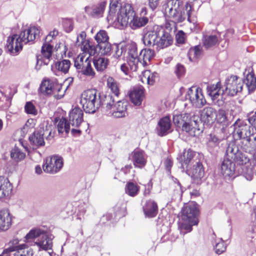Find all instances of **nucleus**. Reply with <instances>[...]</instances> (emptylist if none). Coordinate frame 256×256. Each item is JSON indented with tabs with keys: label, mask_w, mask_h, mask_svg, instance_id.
Instances as JSON below:
<instances>
[{
	"label": "nucleus",
	"mask_w": 256,
	"mask_h": 256,
	"mask_svg": "<svg viewBox=\"0 0 256 256\" xmlns=\"http://www.w3.org/2000/svg\"><path fill=\"white\" fill-rule=\"evenodd\" d=\"M242 78L236 76H231L226 80L224 88L222 89L221 84L218 82L216 84L208 86L207 93L213 102L216 101L218 106H222L224 104L222 95L234 96L242 92Z\"/></svg>",
	"instance_id": "f257e3e1"
},
{
	"label": "nucleus",
	"mask_w": 256,
	"mask_h": 256,
	"mask_svg": "<svg viewBox=\"0 0 256 256\" xmlns=\"http://www.w3.org/2000/svg\"><path fill=\"white\" fill-rule=\"evenodd\" d=\"M148 27L144 30L142 41L144 44L148 47L156 46L158 50L163 49L171 44L173 38L170 33L158 26H153L151 30Z\"/></svg>",
	"instance_id": "f03ea898"
},
{
	"label": "nucleus",
	"mask_w": 256,
	"mask_h": 256,
	"mask_svg": "<svg viewBox=\"0 0 256 256\" xmlns=\"http://www.w3.org/2000/svg\"><path fill=\"white\" fill-rule=\"evenodd\" d=\"M40 32V30L34 26L22 31L19 35L13 34L8 38V50L12 54H17L22 50L24 44L34 40L39 36Z\"/></svg>",
	"instance_id": "7ed1b4c3"
},
{
	"label": "nucleus",
	"mask_w": 256,
	"mask_h": 256,
	"mask_svg": "<svg viewBox=\"0 0 256 256\" xmlns=\"http://www.w3.org/2000/svg\"><path fill=\"white\" fill-rule=\"evenodd\" d=\"M183 2L182 0H168L165 7V12L169 18L174 23L182 22L186 18L191 22L192 8L190 4L186 3L185 9L182 10Z\"/></svg>",
	"instance_id": "20e7f679"
},
{
	"label": "nucleus",
	"mask_w": 256,
	"mask_h": 256,
	"mask_svg": "<svg viewBox=\"0 0 256 256\" xmlns=\"http://www.w3.org/2000/svg\"><path fill=\"white\" fill-rule=\"evenodd\" d=\"M199 211L196 204L190 203L184 206L182 210V222L180 224V233L185 234L190 232L192 226L198 224Z\"/></svg>",
	"instance_id": "39448f33"
},
{
	"label": "nucleus",
	"mask_w": 256,
	"mask_h": 256,
	"mask_svg": "<svg viewBox=\"0 0 256 256\" xmlns=\"http://www.w3.org/2000/svg\"><path fill=\"white\" fill-rule=\"evenodd\" d=\"M234 136L240 140L241 146L245 151L254 148L256 143L251 142L250 136L253 135V128L244 122L238 120L233 124Z\"/></svg>",
	"instance_id": "423d86ee"
},
{
	"label": "nucleus",
	"mask_w": 256,
	"mask_h": 256,
	"mask_svg": "<svg viewBox=\"0 0 256 256\" xmlns=\"http://www.w3.org/2000/svg\"><path fill=\"white\" fill-rule=\"evenodd\" d=\"M80 103L86 112L94 114L99 108L101 104H104V101H102L100 93L96 90L92 89L82 93Z\"/></svg>",
	"instance_id": "0eeeda50"
},
{
	"label": "nucleus",
	"mask_w": 256,
	"mask_h": 256,
	"mask_svg": "<svg viewBox=\"0 0 256 256\" xmlns=\"http://www.w3.org/2000/svg\"><path fill=\"white\" fill-rule=\"evenodd\" d=\"M114 99L110 94L105 96L104 105L106 106L108 114L116 118L124 117L127 114L126 102L118 101L114 104Z\"/></svg>",
	"instance_id": "6e6552de"
},
{
	"label": "nucleus",
	"mask_w": 256,
	"mask_h": 256,
	"mask_svg": "<svg viewBox=\"0 0 256 256\" xmlns=\"http://www.w3.org/2000/svg\"><path fill=\"white\" fill-rule=\"evenodd\" d=\"M38 238L34 243L39 247L40 250H46L52 248V239L44 232V230L38 228L33 229L30 230L25 236L27 242Z\"/></svg>",
	"instance_id": "1a4fd4ad"
},
{
	"label": "nucleus",
	"mask_w": 256,
	"mask_h": 256,
	"mask_svg": "<svg viewBox=\"0 0 256 256\" xmlns=\"http://www.w3.org/2000/svg\"><path fill=\"white\" fill-rule=\"evenodd\" d=\"M185 98L189 100L192 106L196 108H201L206 103L202 90L196 86H192L188 88Z\"/></svg>",
	"instance_id": "9d476101"
},
{
	"label": "nucleus",
	"mask_w": 256,
	"mask_h": 256,
	"mask_svg": "<svg viewBox=\"0 0 256 256\" xmlns=\"http://www.w3.org/2000/svg\"><path fill=\"white\" fill-rule=\"evenodd\" d=\"M51 134L50 130L47 128L44 130V128L36 130L29 136L30 144L33 148L44 146L45 144L44 138L45 137L46 140H50L53 137L51 136Z\"/></svg>",
	"instance_id": "9b49d317"
},
{
	"label": "nucleus",
	"mask_w": 256,
	"mask_h": 256,
	"mask_svg": "<svg viewBox=\"0 0 256 256\" xmlns=\"http://www.w3.org/2000/svg\"><path fill=\"white\" fill-rule=\"evenodd\" d=\"M134 14L135 12L132 6L126 4L119 9L116 19L121 26H126L128 24H130V21Z\"/></svg>",
	"instance_id": "f8f14e48"
},
{
	"label": "nucleus",
	"mask_w": 256,
	"mask_h": 256,
	"mask_svg": "<svg viewBox=\"0 0 256 256\" xmlns=\"http://www.w3.org/2000/svg\"><path fill=\"white\" fill-rule=\"evenodd\" d=\"M106 5V0H100L97 4L86 6L84 8V11L88 16L98 19L103 16Z\"/></svg>",
	"instance_id": "ddd939ff"
},
{
	"label": "nucleus",
	"mask_w": 256,
	"mask_h": 256,
	"mask_svg": "<svg viewBox=\"0 0 256 256\" xmlns=\"http://www.w3.org/2000/svg\"><path fill=\"white\" fill-rule=\"evenodd\" d=\"M64 160L62 156L54 155L48 158L43 165L44 170L48 173L56 174L62 168Z\"/></svg>",
	"instance_id": "4468645a"
},
{
	"label": "nucleus",
	"mask_w": 256,
	"mask_h": 256,
	"mask_svg": "<svg viewBox=\"0 0 256 256\" xmlns=\"http://www.w3.org/2000/svg\"><path fill=\"white\" fill-rule=\"evenodd\" d=\"M200 118L198 116L192 114L190 116V120H186L182 126V130L189 133L191 136H195L196 134L202 132L200 128Z\"/></svg>",
	"instance_id": "2eb2a0df"
},
{
	"label": "nucleus",
	"mask_w": 256,
	"mask_h": 256,
	"mask_svg": "<svg viewBox=\"0 0 256 256\" xmlns=\"http://www.w3.org/2000/svg\"><path fill=\"white\" fill-rule=\"evenodd\" d=\"M200 122H202L204 124L208 126L213 124L217 118V110L214 108L210 106L204 107L200 111Z\"/></svg>",
	"instance_id": "dca6fc26"
},
{
	"label": "nucleus",
	"mask_w": 256,
	"mask_h": 256,
	"mask_svg": "<svg viewBox=\"0 0 256 256\" xmlns=\"http://www.w3.org/2000/svg\"><path fill=\"white\" fill-rule=\"evenodd\" d=\"M128 59L129 62V64L134 66L136 68L138 64L141 62L140 53L138 52L137 46L136 43H132L128 44L126 46Z\"/></svg>",
	"instance_id": "f3484780"
},
{
	"label": "nucleus",
	"mask_w": 256,
	"mask_h": 256,
	"mask_svg": "<svg viewBox=\"0 0 256 256\" xmlns=\"http://www.w3.org/2000/svg\"><path fill=\"white\" fill-rule=\"evenodd\" d=\"M83 111L80 108L76 107L69 113V122L70 125L78 128L83 122Z\"/></svg>",
	"instance_id": "a211bd4d"
},
{
	"label": "nucleus",
	"mask_w": 256,
	"mask_h": 256,
	"mask_svg": "<svg viewBox=\"0 0 256 256\" xmlns=\"http://www.w3.org/2000/svg\"><path fill=\"white\" fill-rule=\"evenodd\" d=\"M235 172V164L229 158H224L221 164V173L226 178L234 176Z\"/></svg>",
	"instance_id": "6ab92c4d"
},
{
	"label": "nucleus",
	"mask_w": 256,
	"mask_h": 256,
	"mask_svg": "<svg viewBox=\"0 0 256 256\" xmlns=\"http://www.w3.org/2000/svg\"><path fill=\"white\" fill-rule=\"evenodd\" d=\"M171 128V120L170 116H167L161 118L156 128L157 133L158 136H162L166 135Z\"/></svg>",
	"instance_id": "aec40b11"
},
{
	"label": "nucleus",
	"mask_w": 256,
	"mask_h": 256,
	"mask_svg": "<svg viewBox=\"0 0 256 256\" xmlns=\"http://www.w3.org/2000/svg\"><path fill=\"white\" fill-rule=\"evenodd\" d=\"M132 160L136 168H142L146 163V157L144 151L136 150L132 154Z\"/></svg>",
	"instance_id": "412c9836"
},
{
	"label": "nucleus",
	"mask_w": 256,
	"mask_h": 256,
	"mask_svg": "<svg viewBox=\"0 0 256 256\" xmlns=\"http://www.w3.org/2000/svg\"><path fill=\"white\" fill-rule=\"evenodd\" d=\"M53 46L51 44H44L42 48L41 52L42 60L38 57L37 64L40 62V64L44 63V65H48L52 56L53 50Z\"/></svg>",
	"instance_id": "4be33fe9"
},
{
	"label": "nucleus",
	"mask_w": 256,
	"mask_h": 256,
	"mask_svg": "<svg viewBox=\"0 0 256 256\" xmlns=\"http://www.w3.org/2000/svg\"><path fill=\"white\" fill-rule=\"evenodd\" d=\"M224 144H222V142L221 140L212 133L208 135L206 146L208 150L210 153L218 152L220 148V146H222Z\"/></svg>",
	"instance_id": "5701e85b"
},
{
	"label": "nucleus",
	"mask_w": 256,
	"mask_h": 256,
	"mask_svg": "<svg viewBox=\"0 0 256 256\" xmlns=\"http://www.w3.org/2000/svg\"><path fill=\"white\" fill-rule=\"evenodd\" d=\"M12 216L8 210L0 211V230H6L12 224Z\"/></svg>",
	"instance_id": "b1692460"
},
{
	"label": "nucleus",
	"mask_w": 256,
	"mask_h": 256,
	"mask_svg": "<svg viewBox=\"0 0 256 256\" xmlns=\"http://www.w3.org/2000/svg\"><path fill=\"white\" fill-rule=\"evenodd\" d=\"M12 190V186L8 179L0 176V198L8 196Z\"/></svg>",
	"instance_id": "393cba45"
},
{
	"label": "nucleus",
	"mask_w": 256,
	"mask_h": 256,
	"mask_svg": "<svg viewBox=\"0 0 256 256\" xmlns=\"http://www.w3.org/2000/svg\"><path fill=\"white\" fill-rule=\"evenodd\" d=\"M144 211L146 216L148 218L156 216L158 211L157 204L151 200H148L144 207Z\"/></svg>",
	"instance_id": "a878e982"
},
{
	"label": "nucleus",
	"mask_w": 256,
	"mask_h": 256,
	"mask_svg": "<svg viewBox=\"0 0 256 256\" xmlns=\"http://www.w3.org/2000/svg\"><path fill=\"white\" fill-rule=\"evenodd\" d=\"M149 19L144 16H138L134 14L130 21V26L132 30H136L146 26L148 22Z\"/></svg>",
	"instance_id": "bb28decb"
},
{
	"label": "nucleus",
	"mask_w": 256,
	"mask_h": 256,
	"mask_svg": "<svg viewBox=\"0 0 256 256\" xmlns=\"http://www.w3.org/2000/svg\"><path fill=\"white\" fill-rule=\"evenodd\" d=\"M54 84L50 80H44L38 88V92L44 95H50L54 91Z\"/></svg>",
	"instance_id": "cd10ccee"
},
{
	"label": "nucleus",
	"mask_w": 256,
	"mask_h": 256,
	"mask_svg": "<svg viewBox=\"0 0 256 256\" xmlns=\"http://www.w3.org/2000/svg\"><path fill=\"white\" fill-rule=\"evenodd\" d=\"M191 177L198 183L204 176V170L202 164L200 162H197L196 165L194 166V168L190 170Z\"/></svg>",
	"instance_id": "c85d7f7f"
},
{
	"label": "nucleus",
	"mask_w": 256,
	"mask_h": 256,
	"mask_svg": "<svg viewBox=\"0 0 256 256\" xmlns=\"http://www.w3.org/2000/svg\"><path fill=\"white\" fill-rule=\"evenodd\" d=\"M194 155V152L190 149H188V150H184L183 154L179 156L178 159L181 162L183 169L188 168V164L193 158Z\"/></svg>",
	"instance_id": "c756f323"
},
{
	"label": "nucleus",
	"mask_w": 256,
	"mask_h": 256,
	"mask_svg": "<svg viewBox=\"0 0 256 256\" xmlns=\"http://www.w3.org/2000/svg\"><path fill=\"white\" fill-rule=\"evenodd\" d=\"M243 84H245L249 92H254L256 88V78L252 72H248L246 78L242 80Z\"/></svg>",
	"instance_id": "7c9ffc66"
},
{
	"label": "nucleus",
	"mask_w": 256,
	"mask_h": 256,
	"mask_svg": "<svg viewBox=\"0 0 256 256\" xmlns=\"http://www.w3.org/2000/svg\"><path fill=\"white\" fill-rule=\"evenodd\" d=\"M92 62L89 57L85 58L83 55H79L74 60V66L81 72L88 64Z\"/></svg>",
	"instance_id": "2f4dec72"
},
{
	"label": "nucleus",
	"mask_w": 256,
	"mask_h": 256,
	"mask_svg": "<svg viewBox=\"0 0 256 256\" xmlns=\"http://www.w3.org/2000/svg\"><path fill=\"white\" fill-rule=\"evenodd\" d=\"M190 116L191 114H179L178 112H174L173 114V122L175 125L180 126L186 120H190Z\"/></svg>",
	"instance_id": "473e14b6"
},
{
	"label": "nucleus",
	"mask_w": 256,
	"mask_h": 256,
	"mask_svg": "<svg viewBox=\"0 0 256 256\" xmlns=\"http://www.w3.org/2000/svg\"><path fill=\"white\" fill-rule=\"evenodd\" d=\"M144 92L140 88L134 89L130 94V98L132 102L136 106H140L141 104Z\"/></svg>",
	"instance_id": "72a5a7b5"
},
{
	"label": "nucleus",
	"mask_w": 256,
	"mask_h": 256,
	"mask_svg": "<svg viewBox=\"0 0 256 256\" xmlns=\"http://www.w3.org/2000/svg\"><path fill=\"white\" fill-rule=\"evenodd\" d=\"M18 242L17 238L10 240L8 244V247L4 250L3 254H9L8 256H12V254L16 252L17 249L26 246V244L18 245Z\"/></svg>",
	"instance_id": "f704fd0d"
},
{
	"label": "nucleus",
	"mask_w": 256,
	"mask_h": 256,
	"mask_svg": "<svg viewBox=\"0 0 256 256\" xmlns=\"http://www.w3.org/2000/svg\"><path fill=\"white\" fill-rule=\"evenodd\" d=\"M108 58L100 57L93 60V64L97 71L102 72L104 70L108 64Z\"/></svg>",
	"instance_id": "c9c22d12"
},
{
	"label": "nucleus",
	"mask_w": 256,
	"mask_h": 256,
	"mask_svg": "<svg viewBox=\"0 0 256 256\" xmlns=\"http://www.w3.org/2000/svg\"><path fill=\"white\" fill-rule=\"evenodd\" d=\"M81 49L84 52L88 53L90 56H94L96 54H98V45L95 46L92 44L89 41H85L80 46Z\"/></svg>",
	"instance_id": "e433bc0d"
},
{
	"label": "nucleus",
	"mask_w": 256,
	"mask_h": 256,
	"mask_svg": "<svg viewBox=\"0 0 256 256\" xmlns=\"http://www.w3.org/2000/svg\"><path fill=\"white\" fill-rule=\"evenodd\" d=\"M238 151V148L234 144H228L226 152L228 158L238 159L240 157V152Z\"/></svg>",
	"instance_id": "4c0bfd02"
},
{
	"label": "nucleus",
	"mask_w": 256,
	"mask_h": 256,
	"mask_svg": "<svg viewBox=\"0 0 256 256\" xmlns=\"http://www.w3.org/2000/svg\"><path fill=\"white\" fill-rule=\"evenodd\" d=\"M57 128L59 133H63L65 132L66 134L68 133L70 130V122H68V120L66 118H62L59 120H57Z\"/></svg>",
	"instance_id": "58836bf2"
},
{
	"label": "nucleus",
	"mask_w": 256,
	"mask_h": 256,
	"mask_svg": "<svg viewBox=\"0 0 256 256\" xmlns=\"http://www.w3.org/2000/svg\"><path fill=\"white\" fill-rule=\"evenodd\" d=\"M154 50L150 48H144L140 52V60L142 59L143 62L146 64L148 62H150L154 56Z\"/></svg>",
	"instance_id": "ea45409f"
},
{
	"label": "nucleus",
	"mask_w": 256,
	"mask_h": 256,
	"mask_svg": "<svg viewBox=\"0 0 256 256\" xmlns=\"http://www.w3.org/2000/svg\"><path fill=\"white\" fill-rule=\"evenodd\" d=\"M139 190L140 187L132 182H128L125 188L126 193L132 197L136 196Z\"/></svg>",
	"instance_id": "a19ab883"
},
{
	"label": "nucleus",
	"mask_w": 256,
	"mask_h": 256,
	"mask_svg": "<svg viewBox=\"0 0 256 256\" xmlns=\"http://www.w3.org/2000/svg\"><path fill=\"white\" fill-rule=\"evenodd\" d=\"M70 62L68 60H62L57 62L55 64L56 68L64 74L68 72L70 66Z\"/></svg>",
	"instance_id": "79ce46f5"
},
{
	"label": "nucleus",
	"mask_w": 256,
	"mask_h": 256,
	"mask_svg": "<svg viewBox=\"0 0 256 256\" xmlns=\"http://www.w3.org/2000/svg\"><path fill=\"white\" fill-rule=\"evenodd\" d=\"M10 157L16 162H18L23 160L26 157V154L18 147L15 146L10 152Z\"/></svg>",
	"instance_id": "37998d69"
},
{
	"label": "nucleus",
	"mask_w": 256,
	"mask_h": 256,
	"mask_svg": "<svg viewBox=\"0 0 256 256\" xmlns=\"http://www.w3.org/2000/svg\"><path fill=\"white\" fill-rule=\"evenodd\" d=\"M107 86L114 96H118L120 94L118 84L113 78L110 76L108 78Z\"/></svg>",
	"instance_id": "c03bdc74"
},
{
	"label": "nucleus",
	"mask_w": 256,
	"mask_h": 256,
	"mask_svg": "<svg viewBox=\"0 0 256 256\" xmlns=\"http://www.w3.org/2000/svg\"><path fill=\"white\" fill-rule=\"evenodd\" d=\"M98 54L108 55L112 50L111 44L108 42H106L98 44Z\"/></svg>",
	"instance_id": "a18cd8bd"
},
{
	"label": "nucleus",
	"mask_w": 256,
	"mask_h": 256,
	"mask_svg": "<svg viewBox=\"0 0 256 256\" xmlns=\"http://www.w3.org/2000/svg\"><path fill=\"white\" fill-rule=\"evenodd\" d=\"M202 48L200 46H196L190 48L188 52V56L190 61H194L195 58H199L201 54Z\"/></svg>",
	"instance_id": "49530a36"
},
{
	"label": "nucleus",
	"mask_w": 256,
	"mask_h": 256,
	"mask_svg": "<svg viewBox=\"0 0 256 256\" xmlns=\"http://www.w3.org/2000/svg\"><path fill=\"white\" fill-rule=\"evenodd\" d=\"M212 134L221 140L222 142V144H225V145L228 144L226 140L228 138V133L225 127L222 126L220 129L217 130L215 132Z\"/></svg>",
	"instance_id": "de8ad7c7"
},
{
	"label": "nucleus",
	"mask_w": 256,
	"mask_h": 256,
	"mask_svg": "<svg viewBox=\"0 0 256 256\" xmlns=\"http://www.w3.org/2000/svg\"><path fill=\"white\" fill-rule=\"evenodd\" d=\"M32 250L25 246H22L20 248L17 249V250L12 254V256H32Z\"/></svg>",
	"instance_id": "09e8293b"
},
{
	"label": "nucleus",
	"mask_w": 256,
	"mask_h": 256,
	"mask_svg": "<svg viewBox=\"0 0 256 256\" xmlns=\"http://www.w3.org/2000/svg\"><path fill=\"white\" fill-rule=\"evenodd\" d=\"M218 38L216 36H208L204 38V45L206 48L214 46L218 42Z\"/></svg>",
	"instance_id": "8fccbe9b"
},
{
	"label": "nucleus",
	"mask_w": 256,
	"mask_h": 256,
	"mask_svg": "<svg viewBox=\"0 0 256 256\" xmlns=\"http://www.w3.org/2000/svg\"><path fill=\"white\" fill-rule=\"evenodd\" d=\"M10 105V98L4 94L0 90V106L4 109H6Z\"/></svg>",
	"instance_id": "3c124183"
},
{
	"label": "nucleus",
	"mask_w": 256,
	"mask_h": 256,
	"mask_svg": "<svg viewBox=\"0 0 256 256\" xmlns=\"http://www.w3.org/2000/svg\"><path fill=\"white\" fill-rule=\"evenodd\" d=\"M98 44L106 42H108V36L107 32L104 30H100L94 36Z\"/></svg>",
	"instance_id": "603ef678"
},
{
	"label": "nucleus",
	"mask_w": 256,
	"mask_h": 256,
	"mask_svg": "<svg viewBox=\"0 0 256 256\" xmlns=\"http://www.w3.org/2000/svg\"><path fill=\"white\" fill-rule=\"evenodd\" d=\"M144 76L147 80L148 84L152 85L158 77V74L156 72L150 73V71L148 70L144 72Z\"/></svg>",
	"instance_id": "864d4df0"
},
{
	"label": "nucleus",
	"mask_w": 256,
	"mask_h": 256,
	"mask_svg": "<svg viewBox=\"0 0 256 256\" xmlns=\"http://www.w3.org/2000/svg\"><path fill=\"white\" fill-rule=\"evenodd\" d=\"M24 110L28 114L36 116L38 114L36 106L32 102H28L24 106Z\"/></svg>",
	"instance_id": "5fc2aeb1"
},
{
	"label": "nucleus",
	"mask_w": 256,
	"mask_h": 256,
	"mask_svg": "<svg viewBox=\"0 0 256 256\" xmlns=\"http://www.w3.org/2000/svg\"><path fill=\"white\" fill-rule=\"evenodd\" d=\"M84 75L92 78L94 77L96 73L93 70L91 62L80 72Z\"/></svg>",
	"instance_id": "6e6d98bb"
},
{
	"label": "nucleus",
	"mask_w": 256,
	"mask_h": 256,
	"mask_svg": "<svg viewBox=\"0 0 256 256\" xmlns=\"http://www.w3.org/2000/svg\"><path fill=\"white\" fill-rule=\"evenodd\" d=\"M216 122L220 124H222L226 122V112L224 110L220 109L217 111Z\"/></svg>",
	"instance_id": "4d7b16f0"
},
{
	"label": "nucleus",
	"mask_w": 256,
	"mask_h": 256,
	"mask_svg": "<svg viewBox=\"0 0 256 256\" xmlns=\"http://www.w3.org/2000/svg\"><path fill=\"white\" fill-rule=\"evenodd\" d=\"M214 250L218 254L224 252L226 250V246H224V242H218L215 246Z\"/></svg>",
	"instance_id": "13d9d810"
},
{
	"label": "nucleus",
	"mask_w": 256,
	"mask_h": 256,
	"mask_svg": "<svg viewBox=\"0 0 256 256\" xmlns=\"http://www.w3.org/2000/svg\"><path fill=\"white\" fill-rule=\"evenodd\" d=\"M126 48H120L119 46H116L114 50V56L116 58H120L123 54L124 52H126Z\"/></svg>",
	"instance_id": "bf43d9fd"
},
{
	"label": "nucleus",
	"mask_w": 256,
	"mask_h": 256,
	"mask_svg": "<svg viewBox=\"0 0 256 256\" xmlns=\"http://www.w3.org/2000/svg\"><path fill=\"white\" fill-rule=\"evenodd\" d=\"M160 4V0H148V6L152 10H156Z\"/></svg>",
	"instance_id": "052dcab7"
},
{
	"label": "nucleus",
	"mask_w": 256,
	"mask_h": 256,
	"mask_svg": "<svg viewBox=\"0 0 256 256\" xmlns=\"http://www.w3.org/2000/svg\"><path fill=\"white\" fill-rule=\"evenodd\" d=\"M185 34L182 30H180L176 35V39L178 43L184 44L185 40Z\"/></svg>",
	"instance_id": "680f3d73"
},
{
	"label": "nucleus",
	"mask_w": 256,
	"mask_h": 256,
	"mask_svg": "<svg viewBox=\"0 0 256 256\" xmlns=\"http://www.w3.org/2000/svg\"><path fill=\"white\" fill-rule=\"evenodd\" d=\"M116 2L110 3V11L108 15V19H112V15L115 13L116 8Z\"/></svg>",
	"instance_id": "e2e57ef3"
},
{
	"label": "nucleus",
	"mask_w": 256,
	"mask_h": 256,
	"mask_svg": "<svg viewBox=\"0 0 256 256\" xmlns=\"http://www.w3.org/2000/svg\"><path fill=\"white\" fill-rule=\"evenodd\" d=\"M176 73L178 76L184 74L185 72V68L183 65L178 64L176 66Z\"/></svg>",
	"instance_id": "0e129e2a"
},
{
	"label": "nucleus",
	"mask_w": 256,
	"mask_h": 256,
	"mask_svg": "<svg viewBox=\"0 0 256 256\" xmlns=\"http://www.w3.org/2000/svg\"><path fill=\"white\" fill-rule=\"evenodd\" d=\"M239 158H234V160H236L240 164H246L247 162H248V159L247 158L246 156H245L244 155H243L241 154V152H240V156Z\"/></svg>",
	"instance_id": "69168bd1"
},
{
	"label": "nucleus",
	"mask_w": 256,
	"mask_h": 256,
	"mask_svg": "<svg viewBox=\"0 0 256 256\" xmlns=\"http://www.w3.org/2000/svg\"><path fill=\"white\" fill-rule=\"evenodd\" d=\"M87 205L84 203L78 206V214L80 216L84 215L86 212Z\"/></svg>",
	"instance_id": "338daca9"
},
{
	"label": "nucleus",
	"mask_w": 256,
	"mask_h": 256,
	"mask_svg": "<svg viewBox=\"0 0 256 256\" xmlns=\"http://www.w3.org/2000/svg\"><path fill=\"white\" fill-rule=\"evenodd\" d=\"M248 120L250 122V124L255 128V129L256 130V111L255 112L254 115H253L252 116L248 118Z\"/></svg>",
	"instance_id": "774afa93"
}]
</instances>
